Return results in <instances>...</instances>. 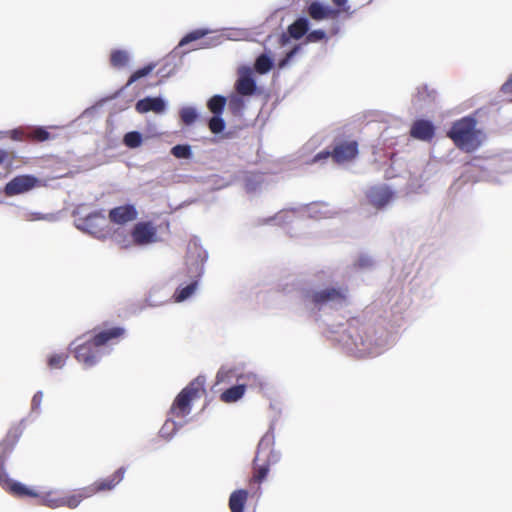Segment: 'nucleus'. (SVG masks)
<instances>
[{
	"label": "nucleus",
	"instance_id": "nucleus-52",
	"mask_svg": "<svg viewBox=\"0 0 512 512\" xmlns=\"http://www.w3.org/2000/svg\"><path fill=\"white\" fill-rule=\"evenodd\" d=\"M289 38H291L289 35L283 33L281 36H280V43L282 46H285L289 43Z\"/></svg>",
	"mask_w": 512,
	"mask_h": 512
},
{
	"label": "nucleus",
	"instance_id": "nucleus-13",
	"mask_svg": "<svg viewBox=\"0 0 512 512\" xmlns=\"http://www.w3.org/2000/svg\"><path fill=\"white\" fill-rule=\"evenodd\" d=\"M394 196V192L386 185H378L369 188L366 197L369 203L377 209L388 205Z\"/></svg>",
	"mask_w": 512,
	"mask_h": 512
},
{
	"label": "nucleus",
	"instance_id": "nucleus-37",
	"mask_svg": "<svg viewBox=\"0 0 512 512\" xmlns=\"http://www.w3.org/2000/svg\"><path fill=\"white\" fill-rule=\"evenodd\" d=\"M208 126L212 133L218 134L225 129L226 124L222 115H213L209 120Z\"/></svg>",
	"mask_w": 512,
	"mask_h": 512
},
{
	"label": "nucleus",
	"instance_id": "nucleus-15",
	"mask_svg": "<svg viewBox=\"0 0 512 512\" xmlns=\"http://www.w3.org/2000/svg\"><path fill=\"white\" fill-rule=\"evenodd\" d=\"M137 216L138 212L135 206L131 204L118 206L109 211L110 221L119 225L131 222L135 220Z\"/></svg>",
	"mask_w": 512,
	"mask_h": 512
},
{
	"label": "nucleus",
	"instance_id": "nucleus-56",
	"mask_svg": "<svg viewBox=\"0 0 512 512\" xmlns=\"http://www.w3.org/2000/svg\"><path fill=\"white\" fill-rule=\"evenodd\" d=\"M21 135H22V132H20L18 130H15L13 132V138L16 139V140H20L21 139Z\"/></svg>",
	"mask_w": 512,
	"mask_h": 512
},
{
	"label": "nucleus",
	"instance_id": "nucleus-42",
	"mask_svg": "<svg viewBox=\"0 0 512 512\" xmlns=\"http://www.w3.org/2000/svg\"><path fill=\"white\" fill-rule=\"evenodd\" d=\"M28 137L34 138L38 141H46L50 138V134L45 128L38 127L36 129H34L33 131H31L28 134Z\"/></svg>",
	"mask_w": 512,
	"mask_h": 512
},
{
	"label": "nucleus",
	"instance_id": "nucleus-53",
	"mask_svg": "<svg viewBox=\"0 0 512 512\" xmlns=\"http://www.w3.org/2000/svg\"><path fill=\"white\" fill-rule=\"evenodd\" d=\"M147 302L149 306H158L160 304V302H156L152 299V295H149V297L147 298Z\"/></svg>",
	"mask_w": 512,
	"mask_h": 512
},
{
	"label": "nucleus",
	"instance_id": "nucleus-12",
	"mask_svg": "<svg viewBox=\"0 0 512 512\" xmlns=\"http://www.w3.org/2000/svg\"><path fill=\"white\" fill-rule=\"evenodd\" d=\"M274 444V436L272 433H266L259 441L257 454L254 461L260 460L265 457V464L268 466L274 465L279 462L281 454L272 448Z\"/></svg>",
	"mask_w": 512,
	"mask_h": 512
},
{
	"label": "nucleus",
	"instance_id": "nucleus-36",
	"mask_svg": "<svg viewBox=\"0 0 512 512\" xmlns=\"http://www.w3.org/2000/svg\"><path fill=\"white\" fill-rule=\"evenodd\" d=\"M209 31L207 29H196L192 32H189L186 34L179 42L178 46L182 47L185 46L193 41H196L198 39H201L205 35H207Z\"/></svg>",
	"mask_w": 512,
	"mask_h": 512
},
{
	"label": "nucleus",
	"instance_id": "nucleus-39",
	"mask_svg": "<svg viewBox=\"0 0 512 512\" xmlns=\"http://www.w3.org/2000/svg\"><path fill=\"white\" fill-rule=\"evenodd\" d=\"M324 39H326V32L321 29L313 30L306 35V42L308 43H316Z\"/></svg>",
	"mask_w": 512,
	"mask_h": 512
},
{
	"label": "nucleus",
	"instance_id": "nucleus-33",
	"mask_svg": "<svg viewBox=\"0 0 512 512\" xmlns=\"http://www.w3.org/2000/svg\"><path fill=\"white\" fill-rule=\"evenodd\" d=\"M110 62L113 67H125L129 62V54L125 50H114L111 53Z\"/></svg>",
	"mask_w": 512,
	"mask_h": 512
},
{
	"label": "nucleus",
	"instance_id": "nucleus-38",
	"mask_svg": "<svg viewBox=\"0 0 512 512\" xmlns=\"http://www.w3.org/2000/svg\"><path fill=\"white\" fill-rule=\"evenodd\" d=\"M154 67H155L154 64H148L147 66H145V67L135 71L130 76L129 81H128V85H130V84L136 82L137 80H139L140 78L145 77L148 74H150L152 72V70L154 69Z\"/></svg>",
	"mask_w": 512,
	"mask_h": 512
},
{
	"label": "nucleus",
	"instance_id": "nucleus-45",
	"mask_svg": "<svg viewBox=\"0 0 512 512\" xmlns=\"http://www.w3.org/2000/svg\"><path fill=\"white\" fill-rule=\"evenodd\" d=\"M268 472H269V466L267 464L260 466L255 475V480L258 482H261L262 480H264L266 478Z\"/></svg>",
	"mask_w": 512,
	"mask_h": 512
},
{
	"label": "nucleus",
	"instance_id": "nucleus-16",
	"mask_svg": "<svg viewBox=\"0 0 512 512\" xmlns=\"http://www.w3.org/2000/svg\"><path fill=\"white\" fill-rule=\"evenodd\" d=\"M411 136L422 141H429L435 133L434 125L429 120H416L411 127Z\"/></svg>",
	"mask_w": 512,
	"mask_h": 512
},
{
	"label": "nucleus",
	"instance_id": "nucleus-29",
	"mask_svg": "<svg viewBox=\"0 0 512 512\" xmlns=\"http://www.w3.org/2000/svg\"><path fill=\"white\" fill-rule=\"evenodd\" d=\"M227 98L222 95H214L207 102V107L213 115H222Z\"/></svg>",
	"mask_w": 512,
	"mask_h": 512
},
{
	"label": "nucleus",
	"instance_id": "nucleus-2",
	"mask_svg": "<svg viewBox=\"0 0 512 512\" xmlns=\"http://www.w3.org/2000/svg\"><path fill=\"white\" fill-rule=\"evenodd\" d=\"M208 253L196 243H190L187 254V272L191 282L184 286L178 287L174 293L175 302H183L189 299L198 287V281L204 273V265L207 261Z\"/></svg>",
	"mask_w": 512,
	"mask_h": 512
},
{
	"label": "nucleus",
	"instance_id": "nucleus-14",
	"mask_svg": "<svg viewBox=\"0 0 512 512\" xmlns=\"http://www.w3.org/2000/svg\"><path fill=\"white\" fill-rule=\"evenodd\" d=\"M135 109L140 114H144L147 112H154L155 114H162L167 109V102L162 97L147 96V97L140 99L136 102Z\"/></svg>",
	"mask_w": 512,
	"mask_h": 512
},
{
	"label": "nucleus",
	"instance_id": "nucleus-55",
	"mask_svg": "<svg viewBox=\"0 0 512 512\" xmlns=\"http://www.w3.org/2000/svg\"><path fill=\"white\" fill-rule=\"evenodd\" d=\"M479 161L480 160L478 158H475L471 162H469L468 165H471V166H474V167H480Z\"/></svg>",
	"mask_w": 512,
	"mask_h": 512
},
{
	"label": "nucleus",
	"instance_id": "nucleus-41",
	"mask_svg": "<svg viewBox=\"0 0 512 512\" xmlns=\"http://www.w3.org/2000/svg\"><path fill=\"white\" fill-rule=\"evenodd\" d=\"M301 50V45H295L286 55L283 59H281L278 63L279 68L286 67L291 60L294 58V56Z\"/></svg>",
	"mask_w": 512,
	"mask_h": 512
},
{
	"label": "nucleus",
	"instance_id": "nucleus-51",
	"mask_svg": "<svg viewBox=\"0 0 512 512\" xmlns=\"http://www.w3.org/2000/svg\"><path fill=\"white\" fill-rule=\"evenodd\" d=\"M502 91L507 93L512 91V75L510 78L502 85Z\"/></svg>",
	"mask_w": 512,
	"mask_h": 512
},
{
	"label": "nucleus",
	"instance_id": "nucleus-21",
	"mask_svg": "<svg viewBox=\"0 0 512 512\" xmlns=\"http://www.w3.org/2000/svg\"><path fill=\"white\" fill-rule=\"evenodd\" d=\"M247 498V490L239 489L232 492L229 498V508L231 512H243Z\"/></svg>",
	"mask_w": 512,
	"mask_h": 512
},
{
	"label": "nucleus",
	"instance_id": "nucleus-26",
	"mask_svg": "<svg viewBox=\"0 0 512 512\" xmlns=\"http://www.w3.org/2000/svg\"><path fill=\"white\" fill-rule=\"evenodd\" d=\"M295 211L294 210H282L275 214L272 217L264 219L261 224H276L282 225L288 222H291L294 218Z\"/></svg>",
	"mask_w": 512,
	"mask_h": 512
},
{
	"label": "nucleus",
	"instance_id": "nucleus-57",
	"mask_svg": "<svg viewBox=\"0 0 512 512\" xmlns=\"http://www.w3.org/2000/svg\"><path fill=\"white\" fill-rule=\"evenodd\" d=\"M7 153L3 150H0V164L6 159Z\"/></svg>",
	"mask_w": 512,
	"mask_h": 512
},
{
	"label": "nucleus",
	"instance_id": "nucleus-46",
	"mask_svg": "<svg viewBox=\"0 0 512 512\" xmlns=\"http://www.w3.org/2000/svg\"><path fill=\"white\" fill-rule=\"evenodd\" d=\"M42 399H43V393H42V391H38V392L33 396V399H32V410H33V411H38V410L40 409Z\"/></svg>",
	"mask_w": 512,
	"mask_h": 512
},
{
	"label": "nucleus",
	"instance_id": "nucleus-48",
	"mask_svg": "<svg viewBox=\"0 0 512 512\" xmlns=\"http://www.w3.org/2000/svg\"><path fill=\"white\" fill-rule=\"evenodd\" d=\"M7 480L12 481L11 479H9L6 471L3 468V462H1V464H0V483L3 486V488L6 490H7Z\"/></svg>",
	"mask_w": 512,
	"mask_h": 512
},
{
	"label": "nucleus",
	"instance_id": "nucleus-5",
	"mask_svg": "<svg viewBox=\"0 0 512 512\" xmlns=\"http://www.w3.org/2000/svg\"><path fill=\"white\" fill-rule=\"evenodd\" d=\"M448 136L458 148L466 152L475 151L482 143L481 131L476 130V120L472 117H464L455 122Z\"/></svg>",
	"mask_w": 512,
	"mask_h": 512
},
{
	"label": "nucleus",
	"instance_id": "nucleus-35",
	"mask_svg": "<svg viewBox=\"0 0 512 512\" xmlns=\"http://www.w3.org/2000/svg\"><path fill=\"white\" fill-rule=\"evenodd\" d=\"M170 152L178 159H190L193 156L191 146L188 144H177L171 148Z\"/></svg>",
	"mask_w": 512,
	"mask_h": 512
},
{
	"label": "nucleus",
	"instance_id": "nucleus-43",
	"mask_svg": "<svg viewBox=\"0 0 512 512\" xmlns=\"http://www.w3.org/2000/svg\"><path fill=\"white\" fill-rule=\"evenodd\" d=\"M433 92H429L426 87L419 88L416 95V102L419 104L420 107L423 106L421 102L426 103L427 99H433Z\"/></svg>",
	"mask_w": 512,
	"mask_h": 512
},
{
	"label": "nucleus",
	"instance_id": "nucleus-23",
	"mask_svg": "<svg viewBox=\"0 0 512 512\" xmlns=\"http://www.w3.org/2000/svg\"><path fill=\"white\" fill-rule=\"evenodd\" d=\"M7 490L9 492H11L12 494L20 496V497H25V496L38 497L39 496L38 493L34 489L24 485L21 482H17V481H8L7 480Z\"/></svg>",
	"mask_w": 512,
	"mask_h": 512
},
{
	"label": "nucleus",
	"instance_id": "nucleus-22",
	"mask_svg": "<svg viewBox=\"0 0 512 512\" xmlns=\"http://www.w3.org/2000/svg\"><path fill=\"white\" fill-rule=\"evenodd\" d=\"M246 95H241L237 92L232 93L227 98V105L228 110L234 115V116H241L243 114V111L245 109V100L244 97Z\"/></svg>",
	"mask_w": 512,
	"mask_h": 512
},
{
	"label": "nucleus",
	"instance_id": "nucleus-31",
	"mask_svg": "<svg viewBox=\"0 0 512 512\" xmlns=\"http://www.w3.org/2000/svg\"><path fill=\"white\" fill-rule=\"evenodd\" d=\"M179 117L185 125L190 126L198 119L199 114L195 107L185 106L180 109Z\"/></svg>",
	"mask_w": 512,
	"mask_h": 512
},
{
	"label": "nucleus",
	"instance_id": "nucleus-19",
	"mask_svg": "<svg viewBox=\"0 0 512 512\" xmlns=\"http://www.w3.org/2000/svg\"><path fill=\"white\" fill-rule=\"evenodd\" d=\"M309 28L310 23L308 18L299 17L288 27V34L291 38L299 40L304 35H307Z\"/></svg>",
	"mask_w": 512,
	"mask_h": 512
},
{
	"label": "nucleus",
	"instance_id": "nucleus-8",
	"mask_svg": "<svg viewBox=\"0 0 512 512\" xmlns=\"http://www.w3.org/2000/svg\"><path fill=\"white\" fill-rule=\"evenodd\" d=\"M358 153V145L355 141L343 142L339 145H336L332 152L328 150H324L316 154L311 163H318L322 160L328 159L332 157L333 161L336 163H343L345 161H349L353 159Z\"/></svg>",
	"mask_w": 512,
	"mask_h": 512
},
{
	"label": "nucleus",
	"instance_id": "nucleus-9",
	"mask_svg": "<svg viewBox=\"0 0 512 512\" xmlns=\"http://www.w3.org/2000/svg\"><path fill=\"white\" fill-rule=\"evenodd\" d=\"M107 225V219L102 212H93L85 218L76 219L75 226L77 229L84 231L96 238L104 237V228Z\"/></svg>",
	"mask_w": 512,
	"mask_h": 512
},
{
	"label": "nucleus",
	"instance_id": "nucleus-1",
	"mask_svg": "<svg viewBox=\"0 0 512 512\" xmlns=\"http://www.w3.org/2000/svg\"><path fill=\"white\" fill-rule=\"evenodd\" d=\"M122 327H113L100 331L92 339L74 347L75 358L85 367H92L110 352L109 342L124 334Z\"/></svg>",
	"mask_w": 512,
	"mask_h": 512
},
{
	"label": "nucleus",
	"instance_id": "nucleus-40",
	"mask_svg": "<svg viewBox=\"0 0 512 512\" xmlns=\"http://www.w3.org/2000/svg\"><path fill=\"white\" fill-rule=\"evenodd\" d=\"M88 493L89 492L85 488L82 493H79L77 495L73 494L71 496H66V506H68L70 508L77 507L78 504L80 503L81 499L84 498V497H87L86 495Z\"/></svg>",
	"mask_w": 512,
	"mask_h": 512
},
{
	"label": "nucleus",
	"instance_id": "nucleus-34",
	"mask_svg": "<svg viewBox=\"0 0 512 512\" xmlns=\"http://www.w3.org/2000/svg\"><path fill=\"white\" fill-rule=\"evenodd\" d=\"M142 142V134L138 131H130L123 137L124 145L131 149L138 148L141 146Z\"/></svg>",
	"mask_w": 512,
	"mask_h": 512
},
{
	"label": "nucleus",
	"instance_id": "nucleus-59",
	"mask_svg": "<svg viewBox=\"0 0 512 512\" xmlns=\"http://www.w3.org/2000/svg\"><path fill=\"white\" fill-rule=\"evenodd\" d=\"M2 452H3V448H2V447H0V454H1Z\"/></svg>",
	"mask_w": 512,
	"mask_h": 512
},
{
	"label": "nucleus",
	"instance_id": "nucleus-50",
	"mask_svg": "<svg viewBox=\"0 0 512 512\" xmlns=\"http://www.w3.org/2000/svg\"><path fill=\"white\" fill-rule=\"evenodd\" d=\"M230 373H231L230 370H225L223 367L220 368V370L217 372V375H216L217 383L224 382L229 377Z\"/></svg>",
	"mask_w": 512,
	"mask_h": 512
},
{
	"label": "nucleus",
	"instance_id": "nucleus-54",
	"mask_svg": "<svg viewBox=\"0 0 512 512\" xmlns=\"http://www.w3.org/2000/svg\"><path fill=\"white\" fill-rule=\"evenodd\" d=\"M334 5L342 7L347 3V0H332Z\"/></svg>",
	"mask_w": 512,
	"mask_h": 512
},
{
	"label": "nucleus",
	"instance_id": "nucleus-49",
	"mask_svg": "<svg viewBox=\"0 0 512 512\" xmlns=\"http://www.w3.org/2000/svg\"><path fill=\"white\" fill-rule=\"evenodd\" d=\"M35 217L31 218V220H46V221H55L59 219V217L56 214H34Z\"/></svg>",
	"mask_w": 512,
	"mask_h": 512
},
{
	"label": "nucleus",
	"instance_id": "nucleus-25",
	"mask_svg": "<svg viewBox=\"0 0 512 512\" xmlns=\"http://www.w3.org/2000/svg\"><path fill=\"white\" fill-rule=\"evenodd\" d=\"M245 392V384H238L225 390L221 394V400L226 403H233L238 401Z\"/></svg>",
	"mask_w": 512,
	"mask_h": 512
},
{
	"label": "nucleus",
	"instance_id": "nucleus-6",
	"mask_svg": "<svg viewBox=\"0 0 512 512\" xmlns=\"http://www.w3.org/2000/svg\"><path fill=\"white\" fill-rule=\"evenodd\" d=\"M114 240L122 248H130L133 245L147 246L158 241L157 229L151 222H138L134 225L130 236L121 237V234L116 232Z\"/></svg>",
	"mask_w": 512,
	"mask_h": 512
},
{
	"label": "nucleus",
	"instance_id": "nucleus-4",
	"mask_svg": "<svg viewBox=\"0 0 512 512\" xmlns=\"http://www.w3.org/2000/svg\"><path fill=\"white\" fill-rule=\"evenodd\" d=\"M306 305L317 310L338 309L347 303V289L343 287H326L306 290L303 294Z\"/></svg>",
	"mask_w": 512,
	"mask_h": 512
},
{
	"label": "nucleus",
	"instance_id": "nucleus-24",
	"mask_svg": "<svg viewBox=\"0 0 512 512\" xmlns=\"http://www.w3.org/2000/svg\"><path fill=\"white\" fill-rule=\"evenodd\" d=\"M305 212L309 217L320 219L331 216V210L325 203H312L305 208Z\"/></svg>",
	"mask_w": 512,
	"mask_h": 512
},
{
	"label": "nucleus",
	"instance_id": "nucleus-20",
	"mask_svg": "<svg viewBox=\"0 0 512 512\" xmlns=\"http://www.w3.org/2000/svg\"><path fill=\"white\" fill-rule=\"evenodd\" d=\"M238 381H240V384H245L246 386L253 387V388H260L263 389L266 381L263 376L252 372L247 371L237 376Z\"/></svg>",
	"mask_w": 512,
	"mask_h": 512
},
{
	"label": "nucleus",
	"instance_id": "nucleus-28",
	"mask_svg": "<svg viewBox=\"0 0 512 512\" xmlns=\"http://www.w3.org/2000/svg\"><path fill=\"white\" fill-rule=\"evenodd\" d=\"M185 424L186 421H175L173 418H168L160 429V435L164 438H171Z\"/></svg>",
	"mask_w": 512,
	"mask_h": 512
},
{
	"label": "nucleus",
	"instance_id": "nucleus-10",
	"mask_svg": "<svg viewBox=\"0 0 512 512\" xmlns=\"http://www.w3.org/2000/svg\"><path fill=\"white\" fill-rule=\"evenodd\" d=\"M235 91L241 95L252 96L256 93L257 84L253 69L249 66H240L237 70Z\"/></svg>",
	"mask_w": 512,
	"mask_h": 512
},
{
	"label": "nucleus",
	"instance_id": "nucleus-7",
	"mask_svg": "<svg viewBox=\"0 0 512 512\" xmlns=\"http://www.w3.org/2000/svg\"><path fill=\"white\" fill-rule=\"evenodd\" d=\"M205 378L198 376L190 382L175 398L171 408L170 415L173 418H185L191 413L192 400L198 396L200 390L204 389Z\"/></svg>",
	"mask_w": 512,
	"mask_h": 512
},
{
	"label": "nucleus",
	"instance_id": "nucleus-17",
	"mask_svg": "<svg viewBox=\"0 0 512 512\" xmlns=\"http://www.w3.org/2000/svg\"><path fill=\"white\" fill-rule=\"evenodd\" d=\"M126 469L124 467L119 468L110 478L102 480L96 483L94 488H86L89 492L86 496H91L96 491L111 490L124 478Z\"/></svg>",
	"mask_w": 512,
	"mask_h": 512
},
{
	"label": "nucleus",
	"instance_id": "nucleus-3",
	"mask_svg": "<svg viewBox=\"0 0 512 512\" xmlns=\"http://www.w3.org/2000/svg\"><path fill=\"white\" fill-rule=\"evenodd\" d=\"M373 335L372 328L353 330L342 337V342L347 351L357 357L375 356L383 351L386 341L382 337L373 339Z\"/></svg>",
	"mask_w": 512,
	"mask_h": 512
},
{
	"label": "nucleus",
	"instance_id": "nucleus-30",
	"mask_svg": "<svg viewBox=\"0 0 512 512\" xmlns=\"http://www.w3.org/2000/svg\"><path fill=\"white\" fill-rule=\"evenodd\" d=\"M254 67L259 74H266L273 67V59L267 54H261L256 58Z\"/></svg>",
	"mask_w": 512,
	"mask_h": 512
},
{
	"label": "nucleus",
	"instance_id": "nucleus-27",
	"mask_svg": "<svg viewBox=\"0 0 512 512\" xmlns=\"http://www.w3.org/2000/svg\"><path fill=\"white\" fill-rule=\"evenodd\" d=\"M41 501L50 508H58L63 505L64 499L61 491H48L42 495Z\"/></svg>",
	"mask_w": 512,
	"mask_h": 512
},
{
	"label": "nucleus",
	"instance_id": "nucleus-58",
	"mask_svg": "<svg viewBox=\"0 0 512 512\" xmlns=\"http://www.w3.org/2000/svg\"><path fill=\"white\" fill-rule=\"evenodd\" d=\"M420 186H418L417 188L413 185V184H409L408 186V192H417V189L419 188Z\"/></svg>",
	"mask_w": 512,
	"mask_h": 512
},
{
	"label": "nucleus",
	"instance_id": "nucleus-11",
	"mask_svg": "<svg viewBox=\"0 0 512 512\" xmlns=\"http://www.w3.org/2000/svg\"><path fill=\"white\" fill-rule=\"evenodd\" d=\"M39 184L38 178L33 175H19L10 180L4 188L7 196L12 197L27 193Z\"/></svg>",
	"mask_w": 512,
	"mask_h": 512
},
{
	"label": "nucleus",
	"instance_id": "nucleus-18",
	"mask_svg": "<svg viewBox=\"0 0 512 512\" xmlns=\"http://www.w3.org/2000/svg\"><path fill=\"white\" fill-rule=\"evenodd\" d=\"M308 14L314 20H323L336 17L338 11L328 5L315 1L309 5Z\"/></svg>",
	"mask_w": 512,
	"mask_h": 512
},
{
	"label": "nucleus",
	"instance_id": "nucleus-32",
	"mask_svg": "<svg viewBox=\"0 0 512 512\" xmlns=\"http://www.w3.org/2000/svg\"><path fill=\"white\" fill-rule=\"evenodd\" d=\"M263 184L262 174H247L245 177V189L247 192L258 191Z\"/></svg>",
	"mask_w": 512,
	"mask_h": 512
},
{
	"label": "nucleus",
	"instance_id": "nucleus-44",
	"mask_svg": "<svg viewBox=\"0 0 512 512\" xmlns=\"http://www.w3.org/2000/svg\"><path fill=\"white\" fill-rule=\"evenodd\" d=\"M373 264V260L370 256L368 255H360L358 260H357V265L360 267V268H368L370 267L371 265Z\"/></svg>",
	"mask_w": 512,
	"mask_h": 512
},
{
	"label": "nucleus",
	"instance_id": "nucleus-47",
	"mask_svg": "<svg viewBox=\"0 0 512 512\" xmlns=\"http://www.w3.org/2000/svg\"><path fill=\"white\" fill-rule=\"evenodd\" d=\"M62 357L61 355H53L48 360V365L52 369L61 368Z\"/></svg>",
	"mask_w": 512,
	"mask_h": 512
}]
</instances>
